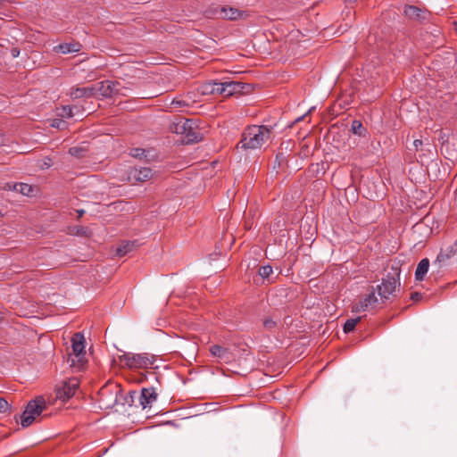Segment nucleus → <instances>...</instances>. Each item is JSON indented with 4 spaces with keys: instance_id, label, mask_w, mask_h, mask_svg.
I'll use <instances>...</instances> for the list:
<instances>
[{
    "instance_id": "aec40b11",
    "label": "nucleus",
    "mask_w": 457,
    "mask_h": 457,
    "mask_svg": "<svg viewBox=\"0 0 457 457\" xmlns=\"http://www.w3.org/2000/svg\"><path fill=\"white\" fill-rule=\"evenodd\" d=\"M137 240L122 241L116 249V255L122 257L138 247Z\"/></svg>"
},
{
    "instance_id": "a211bd4d",
    "label": "nucleus",
    "mask_w": 457,
    "mask_h": 457,
    "mask_svg": "<svg viewBox=\"0 0 457 457\" xmlns=\"http://www.w3.org/2000/svg\"><path fill=\"white\" fill-rule=\"evenodd\" d=\"M455 254L456 251L454 250V246L449 245L445 249H441L433 265H436L437 268L440 269L447 260Z\"/></svg>"
},
{
    "instance_id": "dca6fc26",
    "label": "nucleus",
    "mask_w": 457,
    "mask_h": 457,
    "mask_svg": "<svg viewBox=\"0 0 457 457\" xmlns=\"http://www.w3.org/2000/svg\"><path fill=\"white\" fill-rule=\"evenodd\" d=\"M403 13L409 19L423 22L427 21L430 13L423 9H420L414 5H406L403 10Z\"/></svg>"
},
{
    "instance_id": "c9c22d12",
    "label": "nucleus",
    "mask_w": 457,
    "mask_h": 457,
    "mask_svg": "<svg viewBox=\"0 0 457 457\" xmlns=\"http://www.w3.org/2000/svg\"><path fill=\"white\" fill-rule=\"evenodd\" d=\"M135 153L133 154V156H141L145 154V150L144 149H141V148H136L135 150Z\"/></svg>"
},
{
    "instance_id": "6e6552de",
    "label": "nucleus",
    "mask_w": 457,
    "mask_h": 457,
    "mask_svg": "<svg viewBox=\"0 0 457 457\" xmlns=\"http://www.w3.org/2000/svg\"><path fill=\"white\" fill-rule=\"evenodd\" d=\"M205 14L209 18H221L228 19L230 21H236L240 19L244 15V12L237 8L225 6H211L205 11Z\"/></svg>"
},
{
    "instance_id": "79ce46f5",
    "label": "nucleus",
    "mask_w": 457,
    "mask_h": 457,
    "mask_svg": "<svg viewBox=\"0 0 457 457\" xmlns=\"http://www.w3.org/2000/svg\"><path fill=\"white\" fill-rule=\"evenodd\" d=\"M304 117H305V115H303V116L298 117V118L295 120V122H299V121H300V120H302Z\"/></svg>"
},
{
    "instance_id": "b1692460",
    "label": "nucleus",
    "mask_w": 457,
    "mask_h": 457,
    "mask_svg": "<svg viewBox=\"0 0 457 457\" xmlns=\"http://www.w3.org/2000/svg\"><path fill=\"white\" fill-rule=\"evenodd\" d=\"M7 186L9 187L10 189L19 192L21 195H27V196L30 195L33 192V187L30 185L26 184V183L21 182V183H15L12 186L8 184Z\"/></svg>"
},
{
    "instance_id": "9b49d317",
    "label": "nucleus",
    "mask_w": 457,
    "mask_h": 457,
    "mask_svg": "<svg viewBox=\"0 0 457 457\" xmlns=\"http://www.w3.org/2000/svg\"><path fill=\"white\" fill-rule=\"evenodd\" d=\"M157 395L154 387H143L138 393V405H137V408L141 407L143 410L151 408L153 403L156 401Z\"/></svg>"
},
{
    "instance_id": "a19ab883",
    "label": "nucleus",
    "mask_w": 457,
    "mask_h": 457,
    "mask_svg": "<svg viewBox=\"0 0 457 457\" xmlns=\"http://www.w3.org/2000/svg\"><path fill=\"white\" fill-rule=\"evenodd\" d=\"M450 246H454V250L456 251L457 253V239L455 240L454 244L451 245Z\"/></svg>"
},
{
    "instance_id": "0eeeda50",
    "label": "nucleus",
    "mask_w": 457,
    "mask_h": 457,
    "mask_svg": "<svg viewBox=\"0 0 457 457\" xmlns=\"http://www.w3.org/2000/svg\"><path fill=\"white\" fill-rule=\"evenodd\" d=\"M97 92L104 98H112L114 96H127L128 87L122 86L120 81L103 80L96 85Z\"/></svg>"
},
{
    "instance_id": "c03bdc74",
    "label": "nucleus",
    "mask_w": 457,
    "mask_h": 457,
    "mask_svg": "<svg viewBox=\"0 0 457 457\" xmlns=\"http://www.w3.org/2000/svg\"><path fill=\"white\" fill-rule=\"evenodd\" d=\"M3 319H4V315L2 312H0V323L2 322Z\"/></svg>"
},
{
    "instance_id": "c85d7f7f",
    "label": "nucleus",
    "mask_w": 457,
    "mask_h": 457,
    "mask_svg": "<svg viewBox=\"0 0 457 457\" xmlns=\"http://www.w3.org/2000/svg\"><path fill=\"white\" fill-rule=\"evenodd\" d=\"M273 272V269L270 265H264V266H261L259 268V275L264 278V279H268L269 281H270V275L272 274Z\"/></svg>"
},
{
    "instance_id": "4c0bfd02",
    "label": "nucleus",
    "mask_w": 457,
    "mask_h": 457,
    "mask_svg": "<svg viewBox=\"0 0 457 457\" xmlns=\"http://www.w3.org/2000/svg\"><path fill=\"white\" fill-rule=\"evenodd\" d=\"M4 145V137L3 135H0V146Z\"/></svg>"
},
{
    "instance_id": "cd10ccee",
    "label": "nucleus",
    "mask_w": 457,
    "mask_h": 457,
    "mask_svg": "<svg viewBox=\"0 0 457 457\" xmlns=\"http://www.w3.org/2000/svg\"><path fill=\"white\" fill-rule=\"evenodd\" d=\"M361 317H357L355 319H349L345 321V323L344 324V332L345 333H350L352 331H353V329L355 328V326L361 321Z\"/></svg>"
},
{
    "instance_id": "423d86ee",
    "label": "nucleus",
    "mask_w": 457,
    "mask_h": 457,
    "mask_svg": "<svg viewBox=\"0 0 457 457\" xmlns=\"http://www.w3.org/2000/svg\"><path fill=\"white\" fill-rule=\"evenodd\" d=\"M46 409V402L43 397H37L28 403L24 411L21 415V425L23 428L30 426Z\"/></svg>"
},
{
    "instance_id": "7ed1b4c3",
    "label": "nucleus",
    "mask_w": 457,
    "mask_h": 457,
    "mask_svg": "<svg viewBox=\"0 0 457 457\" xmlns=\"http://www.w3.org/2000/svg\"><path fill=\"white\" fill-rule=\"evenodd\" d=\"M120 360L129 369H148L154 368V364L156 361V357L154 354L148 353H125L120 356Z\"/></svg>"
},
{
    "instance_id": "c756f323",
    "label": "nucleus",
    "mask_w": 457,
    "mask_h": 457,
    "mask_svg": "<svg viewBox=\"0 0 457 457\" xmlns=\"http://www.w3.org/2000/svg\"><path fill=\"white\" fill-rule=\"evenodd\" d=\"M263 328L269 331L273 330L276 328L278 323L277 321L273 320L271 318H265L262 322Z\"/></svg>"
},
{
    "instance_id": "49530a36",
    "label": "nucleus",
    "mask_w": 457,
    "mask_h": 457,
    "mask_svg": "<svg viewBox=\"0 0 457 457\" xmlns=\"http://www.w3.org/2000/svg\"><path fill=\"white\" fill-rule=\"evenodd\" d=\"M453 157V154H451V156H448L447 158H448V159H452Z\"/></svg>"
},
{
    "instance_id": "72a5a7b5",
    "label": "nucleus",
    "mask_w": 457,
    "mask_h": 457,
    "mask_svg": "<svg viewBox=\"0 0 457 457\" xmlns=\"http://www.w3.org/2000/svg\"><path fill=\"white\" fill-rule=\"evenodd\" d=\"M421 298H422V295L420 293H419V292H413L411 295V299L412 301H420Z\"/></svg>"
},
{
    "instance_id": "ea45409f",
    "label": "nucleus",
    "mask_w": 457,
    "mask_h": 457,
    "mask_svg": "<svg viewBox=\"0 0 457 457\" xmlns=\"http://www.w3.org/2000/svg\"><path fill=\"white\" fill-rule=\"evenodd\" d=\"M85 211L84 210H80V211H78V213H79V217H82L83 214H84Z\"/></svg>"
},
{
    "instance_id": "f257e3e1",
    "label": "nucleus",
    "mask_w": 457,
    "mask_h": 457,
    "mask_svg": "<svg viewBox=\"0 0 457 457\" xmlns=\"http://www.w3.org/2000/svg\"><path fill=\"white\" fill-rule=\"evenodd\" d=\"M272 135V129L264 125H252L247 127L242 134L237 148L255 150L260 149Z\"/></svg>"
},
{
    "instance_id": "ddd939ff",
    "label": "nucleus",
    "mask_w": 457,
    "mask_h": 457,
    "mask_svg": "<svg viewBox=\"0 0 457 457\" xmlns=\"http://www.w3.org/2000/svg\"><path fill=\"white\" fill-rule=\"evenodd\" d=\"M249 84L242 83L239 81H224V87H221L224 96H231L237 94H244L248 91Z\"/></svg>"
},
{
    "instance_id": "58836bf2",
    "label": "nucleus",
    "mask_w": 457,
    "mask_h": 457,
    "mask_svg": "<svg viewBox=\"0 0 457 457\" xmlns=\"http://www.w3.org/2000/svg\"><path fill=\"white\" fill-rule=\"evenodd\" d=\"M448 147H449V143H446V144L443 145V146H442V148H441V151H444L445 149H446V150H447V149H448Z\"/></svg>"
},
{
    "instance_id": "2f4dec72",
    "label": "nucleus",
    "mask_w": 457,
    "mask_h": 457,
    "mask_svg": "<svg viewBox=\"0 0 457 457\" xmlns=\"http://www.w3.org/2000/svg\"><path fill=\"white\" fill-rule=\"evenodd\" d=\"M286 162V156L283 153H278L277 155H276V160H275V163H278V166L279 167L282 162Z\"/></svg>"
},
{
    "instance_id": "a878e982",
    "label": "nucleus",
    "mask_w": 457,
    "mask_h": 457,
    "mask_svg": "<svg viewBox=\"0 0 457 457\" xmlns=\"http://www.w3.org/2000/svg\"><path fill=\"white\" fill-rule=\"evenodd\" d=\"M12 413V405L4 397H0V414L9 416Z\"/></svg>"
},
{
    "instance_id": "a18cd8bd",
    "label": "nucleus",
    "mask_w": 457,
    "mask_h": 457,
    "mask_svg": "<svg viewBox=\"0 0 457 457\" xmlns=\"http://www.w3.org/2000/svg\"><path fill=\"white\" fill-rule=\"evenodd\" d=\"M5 2V0H0V6Z\"/></svg>"
},
{
    "instance_id": "9d476101",
    "label": "nucleus",
    "mask_w": 457,
    "mask_h": 457,
    "mask_svg": "<svg viewBox=\"0 0 457 457\" xmlns=\"http://www.w3.org/2000/svg\"><path fill=\"white\" fill-rule=\"evenodd\" d=\"M79 387V381L76 378H70L63 381L62 386L56 388V398L67 401L71 398Z\"/></svg>"
},
{
    "instance_id": "393cba45",
    "label": "nucleus",
    "mask_w": 457,
    "mask_h": 457,
    "mask_svg": "<svg viewBox=\"0 0 457 457\" xmlns=\"http://www.w3.org/2000/svg\"><path fill=\"white\" fill-rule=\"evenodd\" d=\"M351 131L354 135H357L359 137H366L368 136L367 129L363 126L361 121H360L358 120H353L352 125H351Z\"/></svg>"
},
{
    "instance_id": "6ab92c4d",
    "label": "nucleus",
    "mask_w": 457,
    "mask_h": 457,
    "mask_svg": "<svg viewBox=\"0 0 457 457\" xmlns=\"http://www.w3.org/2000/svg\"><path fill=\"white\" fill-rule=\"evenodd\" d=\"M221 87H224V81L220 82L216 80H212L209 82H206L203 86V94H217L223 96V91H221Z\"/></svg>"
},
{
    "instance_id": "412c9836",
    "label": "nucleus",
    "mask_w": 457,
    "mask_h": 457,
    "mask_svg": "<svg viewBox=\"0 0 457 457\" xmlns=\"http://www.w3.org/2000/svg\"><path fill=\"white\" fill-rule=\"evenodd\" d=\"M429 269V260L428 258H424L420 260L418 263L417 269L415 270V279L417 281H422L428 273Z\"/></svg>"
},
{
    "instance_id": "e433bc0d",
    "label": "nucleus",
    "mask_w": 457,
    "mask_h": 457,
    "mask_svg": "<svg viewBox=\"0 0 457 457\" xmlns=\"http://www.w3.org/2000/svg\"><path fill=\"white\" fill-rule=\"evenodd\" d=\"M11 54H12V56L13 58H16V57H18V56H19V54H20V50H19L18 48H12V49L11 50Z\"/></svg>"
},
{
    "instance_id": "f3484780",
    "label": "nucleus",
    "mask_w": 457,
    "mask_h": 457,
    "mask_svg": "<svg viewBox=\"0 0 457 457\" xmlns=\"http://www.w3.org/2000/svg\"><path fill=\"white\" fill-rule=\"evenodd\" d=\"M129 179H133L137 182H145L153 178L154 172L147 167H134L130 170Z\"/></svg>"
},
{
    "instance_id": "20e7f679",
    "label": "nucleus",
    "mask_w": 457,
    "mask_h": 457,
    "mask_svg": "<svg viewBox=\"0 0 457 457\" xmlns=\"http://www.w3.org/2000/svg\"><path fill=\"white\" fill-rule=\"evenodd\" d=\"M195 122L193 120L180 119L174 125V132L183 136L182 141L186 144H193L200 141L202 136L195 129Z\"/></svg>"
},
{
    "instance_id": "37998d69",
    "label": "nucleus",
    "mask_w": 457,
    "mask_h": 457,
    "mask_svg": "<svg viewBox=\"0 0 457 457\" xmlns=\"http://www.w3.org/2000/svg\"><path fill=\"white\" fill-rule=\"evenodd\" d=\"M48 160V162H45V165L46 167H50L51 166V159H47Z\"/></svg>"
},
{
    "instance_id": "f704fd0d",
    "label": "nucleus",
    "mask_w": 457,
    "mask_h": 457,
    "mask_svg": "<svg viewBox=\"0 0 457 457\" xmlns=\"http://www.w3.org/2000/svg\"><path fill=\"white\" fill-rule=\"evenodd\" d=\"M62 124H64V121L61 120H54L52 123V127L60 129Z\"/></svg>"
},
{
    "instance_id": "5701e85b",
    "label": "nucleus",
    "mask_w": 457,
    "mask_h": 457,
    "mask_svg": "<svg viewBox=\"0 0 457 457\" xmlns=\"http://www.w3.org/2000/svg\"><path fill=\"white\" fill-rule=\"evenodd\" d=\"M210 353L212 356L218 357L222 360H228L229 358V351L228 348H224L219 345H213L210 348Z\"/></svg>"
},
{
    "instance_id": "473e14b6",
    "label": "nucleus",
    "mask_w": 457,
    "mask_h": 457,
    "mask_svg": "<svg viewBox=\"0 0 457 457\" xmlns=\"http://www.w3.org/2000/svg\"><path fill=\"white\" fill-rule=\"evenodd\" d=\"M171 105L174 106V107H182V106H186L187 104L184 101H182V100H176V99H174L171 102Z\"/></svg>"
},
{
    "instance_id": "4be33fe9",
    "label": "nucleus",
    "mask_w": 457,
    "mask_h": 457,
    "mask_svg": "<svg viewBox=\"0 0 457 457\" xmlns=\"http://www.w3.org/2000/svg\"><path fill=\"white\" fill-rule=\"evenodd\" d=\"M81 45L79 43H63L55 47V50L62 54H70L79 52Z\"/></svg>"
},
{
    "instance_id": "2eb2a0df",
    "label": "nucleus",
    "mask_w": 457,
    "mask_h": 457,
    "mask_svg": "<svg viewBox=\"0 0 457 457\" xmlns=\"http://www.w3.org/2000/svg\"><path fill=\"white\" fill-rule=\"evenodd\" d=\"M97 94V88L96 85H91L89 87H72L70 90V96L71 99L76 100L79 98H90L96 96Z\"/></svg>"
},
{
    "instance_id": "39448f33",
    "label": "nucleus",
    "mask_w": 457,
    "mask_h": 457,
    "mask_svg": "<svg viewBox=\"0 0 457 457\" xmlns=\"http://www.w3.org/2000/svg\"><path fill=\"white\" fill-rule=\"evenodd\" d=\"M72 353L69 354L67 361L71 367L80 369L84 366L85 360V338L81 333H75L71 339Z\"/></svg>"
},
{
    "instance_id": "4468645a",
    "label": "nucleus",
    "mask_w": 457,
    "mask_h": 457,
    "mask_svg": "<svg viewBox=\"0 0 457 457\" xmlns=\"http://www.w3.org/2000/svg\"><path fill=\"white\" fill-rule=\"evenodd\" d=\"M120 399H123V402L121 403L122 405L128 404L130 407H137V405H138V392L131 390L127 395L123 396L120 391H117L112 404H106L105 408L107 409L114 406Z\"/></svg>"
},
{
    "instance_id": "f8f14e48",
    "label": "nucleus",
    "mask_w": 457,
    "mask_h": 457,
    "mask_svg": "<svg viewBox=\"0 0 457 457\" xmlns=\"http://www.w3.org/2000/svg\"><path fill=\"white\" fill-rule=\"evenodd\" d=\"M379 300L375 295V290H372L370 294L365 295L359 303L353 305L352 311L354 312H365L370 309L375 308Z\"/></svg>"
},
{
    "instance_id": "7c9ffc66",
    "label": "nucleus",
    "mask_w": 457,
    "mask_h": 457,
    "mask_svg": "<svg viewBox=\"0 0 457 457\" xmlns=\"http://www.w3.org/2000/svg\"><path fill=\"white\" fill-rule=\"evenodd\" d=\"M62 117L71 118L73 117V107L70 105L62 106Z\"/></svg>"
},
{
    "instance_id": "f03ea898",
    "label": "nucleus",
    "mask_w": 457,
    "mask_h": 457,
    "mask_svg": "<svg viewBox=\"0 0 457 457\" xmlns=\"http://www.w3.org/2000/svg\"><path fill=\"white\" fill-rule=\"evenodd\" d=\"M400 267L393 265L385 278H382L381 284L377 286L381 303H385L386 300L389 299L391 295L395 296V293L400 290Z\"/></svg>"
},
{
    "instance_id": "bb28decb",
    "label": "nucleus",
    "mask_w": 457,
    "mask_h": 457,
    "mask_svg": "<svg viewBox=\"0 0 457 457\" xmlns=\"http://www.w3.org/2000/svg\"><path fill=\"white\" fill-rule=\"evenodd\" d=\"M87 148L83 146H72L69 149V154L78 159L85 157Z\"/></svg>"
},
{
    "instance_id": "1a4fd4ad",
    "label": "nucleus",
    "mask_w": 457,
    "mask_h": 457,
    "mask_svg": "<svg viewBox=\"0 0 457 457\" xmlns=\"http://www.w3.org/2000/svg\"><path fill=\"white\" fill-rule=\"evenodd\" d=\"M412 144L415 152L418 153V156L416 157L417 161L421 163V165H425L429 161L433 160L436 147L428 141L423 142L420 139H415Z\"/></svg>"
}]
</instances>
